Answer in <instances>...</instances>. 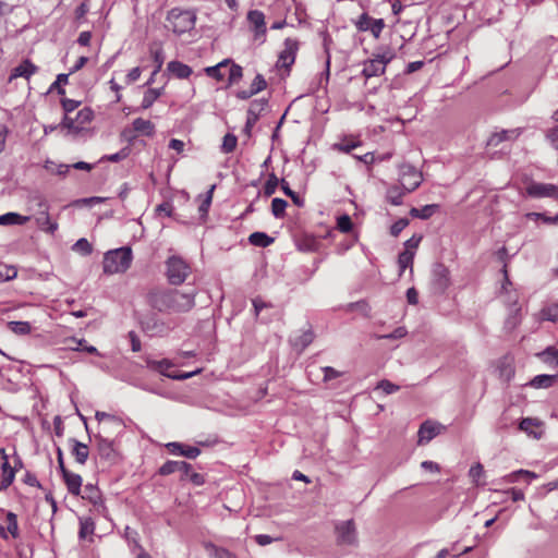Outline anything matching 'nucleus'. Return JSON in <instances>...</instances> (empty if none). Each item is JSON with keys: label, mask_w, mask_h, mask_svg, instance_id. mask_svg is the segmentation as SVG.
I'll return each instance as SVG.
<instances>
[{"label": "nucleus", "mask_w": 558, "mask_h": 558, "mask_svg": "<svg viewBox=\"0 0 558 558\" xmlns=\"http://www.w3.org/2000/svg\"><path fill=\"white\" fill-rule=\"evenodd\" d=\"M196 292L175 289L156 290L148 295L150 305L162 313H186L195 306Z\"/></svg>", "instance_id": "1"}, {"label": "nucleus", "mask_w": 558, "mask_h": 558, "mask_svg": "<svg viewBox=\"0 0 558 558\" xmlns=\"http://www.w3.org/2000/svg\"><path fill=\"white\" fill-rule=\"evenodd\" d=\"M132 250L128 246L111 250L105 254L102 267L108 275L126 271L132 263Z\"/></svg>", "instance_id": "2"}, {"label": "nucleus", "mask_w": 558, "mask_h": 558, "mask_svg": "<svg viewBox=\"0 0 558 558\" xmlns=\"http://www.w3.org/2000/svg\"><path fill=\"white\" fill-rule=\"evenodd\" d=\"M196 16L189 10L172 9L168 12V28L181 35L194 28Z\"/></svg>", "instance_id": "3"}, {"label": "nucleus", "mask_w": 558, "mask_h": 558, "mask_svg": "<svg viewBox=\"0 0 558 558\" xmlns=\"http://www.w3.org/2000/svg\"><path fill=\"white\" fill-rule=\"evenodd\" d=\"M191 274L190 265L180 256L172 255L166 260V276L169 283L179 286Z\"/></svg>", "instance_id": "4"}, {"label": "nucleus", "mask_w": 558, "mask_h": 558, "mask_svg": "<svg viewBox=\"0 0 558 558\" xmlns=\"http://www.w3.org/2000/svg\"><path fill=\"white\" fill-rule=\"evenodd\" d=\"M399 182L405 192H413L422 182V174L410 163L399 167Z\"/></svg>", "instance_id": "5"}, {"label": "nucleus", "mask_w": 558, "mask_h": 558, "mask_svg": "<svg viewBox=\"0 0 558 558\" xmlns=\"http://www.w3.org/2000/svg\"><path fill=\"white\" fill-rule=\"evenodd\" d=\"M353 23L359 32H371L376 39L385 28L383 19H373L367 13H362Z\"/></svg>", "instance_id": "6"}, {"label": "nucleus", "mask_w": 558, "mask_h": 558, "mask_svg": "<svg viewBox=\"0 0 558 558\" xmlns=\"http://www.w3.org/2000/svg\"><path fill=\"white\" fill-rule=\"evenodd\" d=\"M298 50L299 41L294 38H287L284 40V48L280 52L278 61L276 63L277 68H283L287 71H289L295 61Z\"/></svg>", "instance_id": "7"}, {"label": "nucleus", "mask_w": 558, "mask_h": 558, "mask_svg": "<svg viewBox=\"0 0 558 558\" xmlns=\"http://www.w3.org/2000/svg\"><path fill=\"white\" fill-rule=\"evenodd\" d=\"M97 458L109 464L117 460V451L114 449L113 441L105 438L100 434L95 436Z\"/></svg>", "instance_id": "8"}, {"label": "nucleus", "mask_w": 558, "mask_h": 558, "mask_svg": "<svg viewBox=\"0 0 558 558\" xmlns=\"http://www.w3.org/2000/svg\"><path fill=\"white\" fill-rule=\"evenodd\" d=\"M526 193L534 198H558V186L551 183L532 182L526 186Z\"/></svg>", "instance_id": "9"}, {"label": "nucleus", "mask_w": 558, "mask_h": 558, "mask_svg": "<svg viewBox=\"0 0 558 558\" xmlns=\"http://www.w3.org/2000/svg\"><path fill=\"white\" fill-rule=\"evenodd\" d=\"M82 498L88 500L95 508V511L101 515H107V508L105 506L102 496L98 487L93 484L84 486Z\"/></svg>", "instance_id": "10"}, {"label": "nucleus", "mask_w": 558, "mask_h": 558, "mask_svg": "<svg viewBox=\"0 0 558 558\" xmlns=\"http://www.w3.org/2000/svg\"><path fill=\"white\" fill-rule=\"evenodd\" d=\"M38 205L41 208V210L34 217L36 226L41 231L53 234L58 230V223L50 219L48 213V205L45 201H40Z\"/></svg>", "instance_id": "11"}, {"label": "nucleus", "mask_w": 558, "mask_h": 558, "mask_svg": "<svg viewBox=\"0 0 558 558\" xmlns=\"http://www.w3.org/2000/svg\"><path fill=\"white\" fill-rule=\"evenodd\" d=\"M247 21L253 26L255 38H263L266 34V23L264 13L259 10H251L247 13Z\"/></svg>", "instance_id": "12"}, {"label": "nucleus", "mask_w": 558, "mask_h": 558, "mask_svg": "<svg viewBox=\"0 0 558 558\" xmlns=\"http://www.w3.org/2000/svg\"><path fill=\"white\" fill-rule=\"evenodd\" d=\"M442 426L438 423L426 421L418 429V445L427 444L435 438L441 430Z\"/></svg>", "instance_id": "13"}, {"label": "nucleus", "mask_w": 558, "mask_h": 558, "mask_svg": "<svg viewBox=\"0 0 558 558\" xmlns=\"http://www.w3.org/2000/svg\"><path fill=\"white\" fill-rule=\"evenodd\" d=\"M171 454L182 456L187 459H195L201 454V450L194 446H186L181 442H169L166 445Z\"/></svg>", "instance_id": "14"}, {"label": "nucleus", "mask_w": 558, "mask_h": 558, "mask_svg": "<svg viewBox=\"0 0 558 558\" xmlns=\"http://www.w3.org/2000/svg\"><path fill=\"white\" fill-rule=\"evenodd\" d=\"M192 465L185 461H167L163 463L159 470L162 475H170L175 472H180L182 474V480H184L185 475H189Z\"/></svg>", "instance_id": "15"}, {"label": "nucleus", "mask_w": 558, "mask_h": 558, "mask_svg": "<svg viewBox=\"0 0 558 558\" xmlns=\"http://www.w3.org/2000/svg\"><path fill=\"white\" fill-rule=\"evenodd\" d=\"M38 71V68L31 62L28 59L24 60L21 64L15 66L10 76L9 82H12L13 80L17 77H24L26 80H29L33 74H35Z\"/></svg>", "instance_id": "16"}, {"label": "nucleus", "mask_w": 558, "mask_h": 558, "mask_svg": "<svg viewBox=\"0 0 558 558\" xmlns=\"http://www.w3.org/2000/svg\"><path fill=\"white\" fill-rule=\"evenodd\" d=\"M519 428L535 439H539L543 435L542 424L538 420L535 418H523L519 424Z\"/></svg>", "instance_id": "17"}, {"label": "nucleus", "mask_w": 558, "mask_h": 558, "mask_svg": "<svg viewBox=\"0 0 558 558\" xmlns=\"http://www.w3.org/2000/svg\"><path fill=\"white\" fill-rule=\"evenodd\" d=\"M338 539L342 544H353L355 530L352 521H344L337 526Z\"/></svg>", "instance_id": "18"}, {"label": "nucleus", "mask_w": 558, "mask_h": 558, "mask_svg": "<svg viewBox=\"0 0 558 558\" xmlns=\"http://www.w3.org/2000/svg\"><path fill=\"white\" fill-rule=\"evenodd\" d=\"M449 271L442 265H436L433 269V281L437 290L444 291L449 284Z\"/></svg>", "instance_id": "19"}, {"label": "nucleus", "mask_w": 558, "mask_h": 558, "mask_svg": "<svg viewBox=\"0 0 558 558\" xmlns=\"http://www.w3.org/2000/svg\"><path fill=\"white\" fill-rule=\"evenodd\" d=\"M0 453H1L2 459H3V463L1 465L2 478H1L0 489H5V488H8L13 483L14 476H15V472L10 466V464L8 462V457L5 454L4 449L1 448L0 449Z\"/></svg>", "instance_id": "20"}, {"label": "nucleus", "mask_w": 558, "mask_h": 558, "mask_svg": "<svg viewBox=\"0 0 558 558\" xmlns=\"http://www.w3.org/2000/svg\"><path fill=\"white\" fill-rule=\"evenodd\" d=\"M62 477L70 494L78 496L82 492V477L76 473L64 471Z\"/></svg>", "instance_id": "21"}, {"label": "nucleus", "mask_w": 558, "mask_h": 558, "mask_svg": "<svg viewBox=\"0 0 558 558\" xmlns=\"http://www.w3.org/2000/svg\"><path fill=\"white\" fill-rule=\"evenodd\" d=\"M167 71L180 80L187 78L193 73L190 65L175 60L167 64Z\"/></svg>", "instance_id": "22"}, {"label": "nucleus", "mask_w": 558, "mask_h": 558, "mask_svg": "<svg viewBox=\"0 0 558 558\" xmlns=\"http://www.w3.org/2000/svg\"><path fill=\"white\" fill-rule=\"evenodd\" d=\"M144 328L150 336H163L167 335L170 330L168 325L155 318H150L145 322Z\"/></svg>", "instance_id": "23"}, {"label": "nucleus", "mask_w": 558, "mask_h": 558, "mask_svg": "<svg viewBox=\"0 0 558 558\" xmlns=\"http://www.w3.org/2000/svg\"><path fill=\"white\" fill-rule=\"evenodd\" d=\"M70 442L72 445L71 452L75 461L80 464H85L89 454L88 447L85 444L77 441L76 439H70Z\"/></svg>", "instance_id": "24"}, {"label": "nucleus", "mask_w": 558, "mask_h": 558, "mask_svg": "<svg viewBox=\"0 0 558 558\" xmlns=\"http://www.w3.org/2000/svg\"><path fill=\"white\" fill-rule=\"evenodd\" d=\"M519 136L518 130H502L490 135L487 141L488 146H497L504 141H511Z\"/></svg>", "instance_id": "25"}, {"label": "nucleus", "mask_w": 558, "mask_h": 558, "mask_svg": "<svg viewBox=\"0 0 558 558\" xmlns=\"http://www.w3.org/2000/svg\"><path fill=\"white\" fill-rule=\"evenodd\" d=\"M384 73L385 69L379 61H376L375 59H369L364 62L362 74L366 78L379 76L383 75Z\"/></svg>", "instance_id": "26"}, {"label": "nucleus", "mask_w": 558, "mask_h": 558, "mask_svg": "<svg viewBox=\"0 0 558 558\" xmlns=\"http://www.w3.org/2000/svg\"><path fill=\"white\" fill-rule=\"evenodd\" d=\"M31 220L29 216H22L17 213H7L0 216V225L1 226H22Z\"/></svg>", "instance_id": "27"}, {"label": "nucleus", "mask_w": 558, "mask_h": 558, "mask_svg": "<svg viewBox=\"0 0 558 558\" xmlns=\"http://www.w3.org/2000/svg\"><path fill=\"white\" fill-rule=\"evenodd\" d=\"M315 336L314 332L311 329L302 331L299 336L294 337L292 339V344L295 349H298L300 352H302L306 347H308Z\"/></svg>", "instance_id": "28"}, {"label": "nucleus", "mask_w": 558, "mask_h": 558, "mask_svg": "<svg viewBox=\"0 0 558 558\" xmlns=\"http://www.w3.org/2000/svg\"><path fill=\"white\" fill-rule=\"evenodd\" d=\"M147 366L153 369V371H156L158 373H160L161 375L170 378V375H172L173 373H170L169 369L173 366L172 362L167 360V359H163V360H160V361H155V360H148L147 361Z\"/></svg>", "instance_id": "29"}, {"label": "nucleus", "mask_w": 558, "mask_h": 558, "mask_svg": "<svg viewBox=\"0 0 558 558\" xmlns=\"http://www.w3.org/2000/svg\"><path fill=\"white\" fill-rule=\"evenodd\" d=\"M132 125L138 134L151 136L155 133V125L149 120L137 118L133 121Z\"/></svg>", "instance_id": "30"}, {"label": "nucleus", "mask_w": 558, "mask_h": 558, "mask_svg": "<svg viewBox=\"0 0 558 558\" xmlns=\"http://www.w3.org/2000/svg\"><path fill=\"white\" fill-rule=\"evenodd\" d=\"M229 60H223L214 66H208L205 69V72L208 76L222 81L226 76V69L228 68Z\"/></svg>", "instance_id": "31"}, {"label": "nucleus", "mask_w": 558, "mask_h": 558, "mask_svg": "<svg viewBox=\"0 0 558 558\" xmlns=\"http://www.w3.org/2000/svg\"><path fill=\"white\" fill-rule=\"evenodd\" d=\"M163 88H148L144 93V97L142 100V109H148L153 106V104L162 95Z\"/></svg>", "instance_id": "32"}, {"label": "nucleus", "mask_w": 558, "mask_h": 558, "mask_svg": "<svg viewBox=\"0 0 558 558\" xmlns=\"http://www.w3.org/2000/svg\"><path fill=\"white\" fill-rule=\"evenodd\" d=\"M405 193L407 192L402 186L399 187L397 185H393L387 190L386 197L390 204L398 206L402 204V198Z\"/></svg>", "instance_id": "33"}, {"label": "nucleus", "mask_w": 558, "mask_h": 558, "mask_svg": "<svg viewBox=\"0 0 558 558\" xmlns=\"http://www.w3.org/2000/svg\"><path fill=\"white\" fill-rule=\"evenodd\" d=\"M248 241L255 246L267 247L274 242V239L264 232H254L250 235Z\"/></svg>", "instance_id": "34"}, {"label": "nucleus", "mask_w": 558, "mask_h": 558, "mask_svg": "<svg viewBox=\"0 0 558 558\" xmlns=\"http://www.w3.org/2000/svg\"><path fill=\"white\" fill-rule=\"evenodd\" d=\"M95 523L90 518H81L80 519V538H86L94 534Z\"/></svg>", "instance_id": "35"}, {"label": "nucleus", "mask_w": 558, "mask_h": 558, "mask_svg": "<svg viewBox=\"0 0 558 558\" xmlns=\"http://www.w3.org/2000/svg\"><path fill=\"white\" fill-rule=\"evenodd\" d=\"M228 71V83L230 85L239 82L242 78L243 70L239 64L231 63L229 60L228 68L226 69Z\"/></svg>", "instance_id": "36"}, {"label": "nucleus", "mask_w": 558, "mask_h": 558, "mask_svg": "<svg viewBox=\"0 0 558 558\" xmlns=\"http://www.w3.org/2000/svg\"><path fill=\"white\" fill-rule=\"evenodd\" d=\"M413 258L414 252L410 250H404L402 253L399 254L398 264L400 268V276L408 267L412 268Z\"/></svg>", "instance_id": "37"}, {"label": "nucleus", "mask_w": 558, "mask_h": 558, "mask_svg": "<svg viewBox=\"0 0 558 558\" xmlns=\"http://www.w3.org/2000/svg\"><path fill=\"white\" fill-rule=\"evenodd\" d=\"M551 119L556 125L548 129L546 137L555 148H558V109L554 111Z\"/></svg>", "instance_id": "38"}, {"label": "nucleus", "mask_w": 558, "mask_h": 558, "mask_svg": "<svg viewBox=\"0 0 558 558\" xmlns=\"http://www.w3.org/2000/svg\"><path fill=\"white\" fill-rule=\"evenodd\" d=\"M214 190L215 185H213L205 195L199 196L198 211L201 213L202 216H205L208 213V209L213 201Z\"/></svg>", "instance_id": "39"}, {"label": "nucleus", "mask_w": 558, "mask_h": 558, "mask_svg": "<svg viewBox=\"0 0 558 558\" xmlns=\"http://www.w3.org/2000/svg\"><path fill=\"white\" fill-rule=\"evenodd\" d=\"M436 208L437 205H426L422 208H412L410 210V215L415 218L427 219L435 213Z\"/></svg>", "instance_id": "40"}, {"label": "nucleus", "mask_w": 558, "mask_h": 558, "mask_svg": "<svg viewBox=\"0 0 558 558\" xmlns=\"http://www.w3.org/2000/svg\"><path fill=\"white\" fill-rule=\"evenodd\" d=\"M9 329L16 335H28L32 326L28 322H9Z\"/></svg>", "instance_id": "41"}, {"label": "nucleus", "mask_w": 558, "mask_h": 558, "mask_svg": "<svg viewBox=\"0 0 558 558\" xmlns=\"http://www.w3.org/2000/svg\"><path fill=\"white\" fill-rule=\"evenodd\" d=\"M543 320L556 322L558 319V303L550 304L541 311Z\"/></svg>", "instance_id": "42"}, {"label": "nucleus", "mask_w": 558, "mask_h": 558, "mask_svg": "<svg viewBox=\"0 0 558 558\" xmlns=\"http://www.w3.org/2000/svg\"><path fill=\"white\" fill-rule=\"evenodd\" d=\"M288 206L287 201L282 198H274L271 202V213L276 218H282L284 216L286 208Z\"/></svg>", "instance_id": "43"}, {"label": "nucleus", "mask_w": 558, "mask_h": 558, "mask_svg": "<svg viewBox=\"0 0 558 558\" xmlns=\"http://www.w3.org/2000/svg\"><path fill=\"white\" fill-rule=\"evenodd\" d=\"M17 276V270L12 265L0 264V281H10Z\"/></svg>", "instance_id": "44"}, {"label": "nucleus", "mask_w": 558, "mask_h": 558, "mask_svg": "<svg viewBox=\"0 0 558 558\" xmlns=\"http://www.w3.org/2000/svg\"><path fill=\"white\" fill-rule=\"evenodd\" d=\"M236 136L231 133H228L223 136L221 150L226 154L232 153L236 147Z\"/></svg>", "instance_id": "45"}, {"label": "nucleus", "mask_w": 558, "mask_h": 558, "mask_svg": "<svg viewBox=\"0 0 558 558\" xmlns=\"http://www.w3.org/2000/svg\"><path fill=\"white\" fill-rule=\"evenodd\" d=\"M345 310L348 312L357 311V312L362 313L364 316H368L369 312H371V307H369L368 303L365 301H357V302L349 303L347 305Z\"/></svg>", "instance_id": "46"}, {"label": "nucleus", "mask_w": 558, "mask_h": 558, "mask_svg": "<svg viewBox=\"0 0 558 558\" xmlns=\"http://www.w3.org/2000/svg\"><path fill=\"white\" fill-rule=\"evenodd\" d=\"M95 417L99 423H109L111 425L121 427V421L112 414L97 411Z\"/></svg>", "instance_id": "47"}, {"label": "nucleus", "mask_w": 558, "mask_h": 558, "mask_svg": "<svg viewBox=\"0 0 558 558\" xmlns=\"http://www.w3.org/2000/svg\"><path fill=\"white\" fill-rule=\"evenodd\" d=\"M554 381V376L550 375H538L531 380V386L535 388H547Z\"/></svg>", "instance_id": "48"}, {"label": "nucleus", "mask_w": 558, "mask_h": 558, "mask_svg": "<svg viewBox=\"0 0 558 558\" xmlns=\"http://www.w3.org/2000/svg\"><path fill=\"white\" fill-rule=\"evenodd\" d=\"M281 189H282L283 193H284L287 196L291 197L292 202H293L296 206L302 207V206L304 205V201H303V198H301V197H300L295 192H293V191L290 189V186H289V184H288V182H287V181L281 180Z\"/></svg>", "instance_id": "49"}, {"label": "nucleus", "mask_w": 558, "mask_h": 558, "mask_svg": "<svg viewBox=\"0 0 558 558\" xmlns=\"http://www.w3.org/2000/svg\"><path fill=\"white\" fill-rule=\"evenodd\" d=\"M278 184H279V180L276 177V174L275 173H270L268 175V179H267V181L265 183V186H264L265 195L266 196H271L276 192V190L278 187Z\"/></svg>", "instance_id": "50"}, {"label": "nucleus", "mask_w": 558, "mask_h": 558, "mask_svg": "<svg viewBox=\"0 0 558 558\" xmlns=\"http://www.w3.org/2000/svg\"><path fill=\"white\" fill-rule=\"evenodd\" d=\"M266 105L265 99L255 100L250 105L247 114L253 116V122H256L258 113L264 110Z\"/></svg>", "instance_id": "51"}, {"label": "nucleus", "mask_w": 558, "mask_h": 558, "mask_svg": "<svg viewBox=\"0 0 558 558\" xmlns=\"http://www.w3.org/2000/svg\"><path fill=\"white\" fill-rule=\"evenodd\" d=\"M7 529L13 537H16L19 534V525L16 514L13 512L7 513Z\"/></svg>", "instance_id": "52"}, {"label": "nucleus", "mask_w": 558, "mask_h": 558, "mask_svg": "<svg viewBox=\"0 0 558 558\" xmlns=\"http://www.w3.org/2000/svg\"><path fill=\"white\" fill-rule=\"evenodd\" d=\"M73 250L83 255H89L93 251V247L86 239L82 238L74 243Z\"/></svg>", "instance_id": "53"}, {"label": "nucleus", "mask_w": 558, "mask_h": 558, "mask_svg": "<svg viewBox=\"0 0 558 558\" xmlns=\"http://www.w3.org/2000/svg\"><path fill=\"white\" fill-rule=\"evenodd\" d=\"M352 227L353 225L350 216L342 215L337 219V228L339 231L348 233L352 230Z\"/></svg>", "instance_id": "54"}, {"label": "nucleus", "mask_w": 558, "mask_h": 558, "mask_svg": "<svg viewBox=\"0 0 558 558\" xmlns=\"http://www.w3.org/2000/svg\"><path fill=\"white\" fill-rule=\"evenodd\" d=\"M376 389L383 390L386 395H391L397 392L400 387L387 379H383L377 384Z\"/></svg>", "instance_id": "55"}, {"label": "nucleus", "mask_w": 558, "mask_h": 558, "mask_svg": "<svg viewBox=\"0 0 558 558\" xmlns=\"http://www.w3.org/2000/svg\"><path fill=\"white\" fill-rule=\"evenodd\" d=\"M267 87L266 80L262 74H257L253 80L250 89L256 95Z\"/></svg>", "instance_id": "56"}, {"label": "nucleus", "mask_w": 558, "mask_h": 558, "mask_svg": "<svg viewBox=\"0 0 558 558\" xmlns=\"http://www.w3.org/2000/svg\"><path fill=\"white\" fill-rule=\"evenodd\" d=\"M359 145H360V143L355 142V141H343L341 143L335 144L333 147H335V149H337L339 151L349 154L353 149H355Z\"/></svg>", "instance_id": "57"}, {"label": "nucleus", "mask_w": 558, "mask_h": 558, "mask_svg": "<svg viewBox=\"0 0 558 558\" xmlns=\"http://www.w3.org/2000/svg\"><path fill=\"white\" fill-rule=\"evenodd\" d=\"M484 474V469H483V465L481 463H475L474 465H472L470 468V471H469V476L472 478V481L478 485L480 484V478L481 476Z\"/></svg>", "instance_id": "58"}, {"label": "nucleus", "mask_w": 558, "mask_h": 558, "mask_svg": "<svg viewBox=\"0 0 558 558\" xmlns=\"http://www.w3.org/2000/svg\"><path fill=\"white\" fill-rule=\"evenodd\" d=\"M407 333H408V331L404 327H398L392 332L387 333V335H380V336H377L376 338L377 339H388V340L401 339V338L405 337Z\"/></svg>", "instance_id": "59"}, {"label": "nucleus", "mask_w": 558, "mask_h": 558, "mask_svg": "<svg viewBox=\"0 0 558 558\" xmlns=\"http://www.w3.org/2000/svg\"><path fill=\"white\" fill-rule=\"evenodd\" d=\"M151 56L156 63L155 73H158L161 70L163 61H165L163 50L161 48L156 49V50L151 51Z\"/></svg>", "instance_id": "60"}, {"label": "nucleus", "mask_w": 558, "mask_h": 558, "mask_svg": "<svg viewBox=\"0 0 558 558\" xmlns=\"http://www.w3.org/2000/svg\"><path fill=\"white\" fill-rule=\"evenodd\" d=\"M128 156H129L128 148H123V149H121L120 151H118L116 154L104 156L101 158V160H108V161H111V162H118V161H121V160L125 159Z\"/></svg>", "instance_id": "61"}, {"label": "nucleus", "mask_w": 558, "mask_h": 558, "mask_svg": "<svg viewBox=\"0 0 558 558\" xmlns=\"http://www.w3.org/2000/svg\"><path fill=\"white\" fill-rule=\"evenodd\" d=\"M53 162L47 161L45 168L51 172H56L59 175H65L69 172V165H58L53 168Z\"/></svg>", "instance_id": "62"}, {"label": "nucleus", "mask_w": 558, "mask_h": 558, "mask_svg": "<svg viewBox=\"0 0 558 558\" xmlns=\"http://www.w3.org/2000/svg\"><path fill=\"white\" fill-rule=\"evenodd\" d=\"M323 373H324V380L325 381H329L331 379H335V378H338L340 377L341 373L338 372L337 369L330 367V366H325L322 368Z\"/></svg>", "instance_id": "63"}, {"label": "nucleus", "mask_w": 558, "mask_h": 558, "mask_svg": "<svg viewBox=\"0 0 558 558\" xmlns=\"http://www.w3.org/2000/svg\"><path fill=\"white\" fill-rule=\"evenodd\" d=\"M408 223H409V221L407 219H399L391 226V228H390L391 234L393 236H397L408 226Z\"/></svg>", "instance_id": "64"}]
</instances>
